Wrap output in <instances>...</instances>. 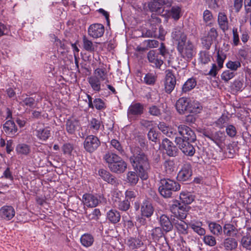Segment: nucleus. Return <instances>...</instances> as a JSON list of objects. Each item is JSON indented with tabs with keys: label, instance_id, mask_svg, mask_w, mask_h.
<instances>
[{
	"label": "nucleus",
	"instance_id": "nucleus-1",
	"mask_svg": "<svg viewBox=\"0 0 251 251\" xmlns=\"http://www.w3.org/2000/svg\"><path fill=\"white\" fill-rule=\"evenodd\" d=\"M172 37L176 42L179 55L185 60L190 61L196 54V49L190 40H187V35L182 28L176 27L173 29Z\"/></svg>",
	"mask_w": 251,
	"mask_h": 251
},
{
	"label": "nucleus",
	"instance_id": "nucleus-2",
	"mask_svg": "<svg viewBox=\"0 0 251 251\" xmlns=\"http://www.w3.org/2000/svg\"><path fill=\"white\" fill-rule=\"evenodd\" d=\"M132 155L129 160L132 166L136 169L140 177L142 180H147L151 169L150 164L147 155L139 147H135L131 150Z\"/></svg>",
	"mask_w": 251,
	"mask_h": 251
},
{
	"label": "nucleus",
	"instance_id": "nucleus-3",
	"mask_svg": "<svg viewBox=\"0 0 251 251\" xmlns=\"http://www.w3.org/2000/svg\"><path fill=\"white\" fill-rule=\"evenodd\" d=\"M180 185L176 182L170 179L160 180L158 191L165 198L171 197L173 193L179 190Z\"/></svg>",
	"mask_w": 251,
	"mask_h": 251
},
{
	"label": "nucleus",
	"instance_id": "nucleus-4",
	"mask_svg": "<svg viewBox=\"0 0 251 251\" xmlns=\"http://www.w3.org/2000/svg\"><path fill=\"white\" fill-rule=\"evenodd\" d=\"M190 209V206L181 204L178 201H174L170 207V210L174 216L179 220L185 219Z\"/></svg>",
	"mask_w": 251,
	"mask_h": 251
},
{
	"label": "nucleus",
	"instance_id": "nucleus-5",
	"mask_svg": "<svg viewBox=\"0 0 251 251\" xmlns=\"http://www.w3.org/2000/svg\"><path fill=\"white\" fill-rule=\"evenodd\" d=\"M100 145V139L93 135L87 136L83 142L84 149L89 153L94 152Z\"/></svg>",
	"mask_w": 251,
	"mask_h": 251
},
{
	"label": "nucleus",
	"instance_id": "nucleus-6",
	"mask_svg": "<svg viewBox=\"0 0 251 251\" xmlns=\"http://www.w3.org/2000/svg\"><path fill=\"white\" fill-rule=\"evenodd\" d=\"M177 131L180 136L179 137H182L183 141L188 140L190 142H195L196 140V136L194 131L185 125L178 126Z\"/></svg>",
	"mask_w": 251,
	"mask_h": 251
},
{
	"label": "nucleus",
	"instance_id": "nucleus-7",
	"mask_svg": "<svg viewBox=\"0 0 251 251\" xmlns=\"http://www.w3.org/2000/svg\"><path fill=\"white\" fill-rule=\"evenodd\" d=\"M190 141H184L182 137H176L175 143L178 145L180 150L186 155L192 156L195 153L194 147L190 144Z\"/></svg>",
	"mask_w": 251,
	"mask_h": 251
},
{
	"label": "nucleus",
	"instance_id": "nucleus-8",
	"mask_svg": "<svg viewBox=\"0 0 251 251\" xmlns=\"http://www.w3.org/2000/svg\"><path fill=\"white\" fill-rule=\"evenodd\" d=\"M143 104L139 103H132L127 109V117L130 121L134 120L144 112Z\"/></svg>",
	"mask_w": 251,
	"mask_h": 251
},
{
	"label": "nucleus",
	"instance_id": "nucleus-9",
	"mask_svg": "<svg viewBox=\"0 0 251 251\" xmlns=\"http://www.w3.org/2000/svg\"><path fill=\"white\" fill-rule=\"evenodd\" d=\"M192 176L191 165L189 163L184 164L177 174V178L178 180L186 181L190 180Z\"/></svg>",
	"mask_w": 251,
	"mask_h": 251
},
{
	"label": "nucleus",
	"instance_id": "nucleus-10",
	"mask_svg": "<svg viewBox=\"0 0 251 251\" xmlns=\"http://www.w3.org/2000/svg\"><path fill=\"white\" fill-rule=\"evenodd\" d=\"M191 100L187 98H179L176 103V108L179 114H185L188 113Z\"/></svg>",
	"mask_w": 251,
	"mask_h": 251
},
{
	"label": "nucleus",
	"instance_id": "nucleus-11",
	"mask_svg": "<svg viewBox=\"0 0 251 251\" xmlns=\"http://www.w3.org/2000/svg\"><path fill=\"white\" fill-rule=\"evenodd\" d=\"M176 84V79L172 72L168 71L167 72L164 82L165 91L170 94L174 89Z\"/></svg>",
	"mask_w": 251,
	"mask_h": 251
},
{
	"label": "nucleus",
	"instance_id": "nucleus-12",
	"mask_svg": "<svg viewBox=\"0 0 251 251\" xmlns=\"http://www.w3.org/2000/svg\"><path fill=\"white\" fill-rule=\"evenodd\" d=\"M104 27L100 24L91 25L88 28V33L90 36L93 38L101 37L104 34Z\"/></svg>",
	"mask_w": 251,
	"mask_h": 251
},
{
	"label": "nucleus",
	"instance_id": "nucleus-13",
	"mask_svg": "<svg viewBox=\"0 0 251 251\" xmlns=\"http://www.w3.org/2000/svg\"><path fill=\"white\" fill-rule=\"evenodd\" d=\"M99 175L105 181L114 186L119 184V180L108 171L103 169H100L98 171Z\"/></svg>",
	"mask_w": 251,
	"mask_h": 251
},
{
	"label": "nucleus",
	"instance_id": "nucleus-14",
	"mask_svg": "<svg viewBox=\"0 0 251 251\" xmlns=\"http://www.w3.org/2000/svg\"><path fill=\"white\" fill-rule=\"evenodd\" d=\"M162 146L165 153L169 156H176L177 154L178 149L173 143L167 138H164L162 141Z\"/></svg>",
	"mask_w": 251,
	"mask_h": 251
},
{
	"label": "nucleus",
	"instance_id": "nucleus-15",
	"mask_svg": "<svg viewBox=\"0 0 251 251\" xmlns=\"http://www.w3.org/2000/svg\"><path fill=\"white\" fill-rule=\"evenodd\" d=\"M82 202L88 207H95L100 202L98 196L89 193H85L82 196Z\"/></svg>",
	"mask_w": 251,
	"mask_h": 251
},
{
	"label": "nucleus",
	"instance_id": "nucleus-16",
	"mask_svg": "<svg viewBox=\"0 0 251 251\" xmlns=\"http://www.w3.org/2000/svg\"><path fill=\"white\" fill-rule=\"evenodd\" d=\"M109 169L113 173L121 174L123 173L127 169V163L120 157L119 159L111 164Z\"/></svg>",
	"mask_w": 251,
	"mask_h": 251
},
{
	"label": "nucleus",
	"instance_id": "nucleus-17",
	"mask_svg": "<svg viewBox=\"0 0 251 251\" xmlns=\"http://www.w3.org/2000/svg\"><path fill=\"white\" fill-rule=\"evenodd\" d=\"M154 208L151 203L148 200H144L141 205V215L146 218H150L153 214Z\"/></svg>",
	"mask_w": 251,
	"mask_h": 251
},
{
	"label": "nucleus",
	"instance_id": "nucleus-18",
	"mask_svg": "<svg viewBox=\"0 0 251 251\" xmlns=\"http://www.w3.org/2000/svg\"><path fill=\"white\" fill-rule=\"evenodd\" d=\"M35 132L37 137L42 141H46L51 136L50 127L49 126L40 127L37 126Z\"/></svg>",
	"mask_w": 251,
	"mask_h": 251
},
{
	"label": "nucleus",
	"instance_id": "nucleus-19",
	"mask_svg": "<svg viewBox=\"0 0 251 251\" xmlns=\"http://www.w3.org/2000/svg\"><path fill=\"white\" fill-rule=\"evenodd\" d=\"M149 61L151 63L153 67L159 68L162 65L163 61L159 57V54L154 50H150L148 53Z\"/></svg>",
	"mask_w": 251,
	"mask_h": 251
},
{
	"label": "nucleus",
	"instance_id": "nucleus-20",
	"mask_svg": "<svg viewBox=\"0 0 251 251\" xmlns=\"http://www.w3.org/2000/svg\"><path fill=\"white\" fill-rule=\"evenodd\" d=\"M166 3L165 0H152L149 4V7L152 12L161 14L164 11L163 6Z\"/></svg>",
	"mask_w": 251,
	"mask_h": 251
},
{
	"label": "nucleus",
	"instance_id": "nucleus-21",
	"mask_svg": "<svg viewBox=\"0 0 251 251\" xmlns=\"http://www.w3.org/2000/svg\"><path fill=\"white\" fill-rule=\"evenodd\" d=\"M159 223L161 228L166 232L171 231L173 228L174 224L172 223L169 217L165 214L160 216Z\"/></svg>",
	"mask_w": 251,
	"mask_h": 251
},
{
	"label": "nucleus",
	"instance_id": "nucleus-22",
	"mask_svg": "<svg viewBox=\"0 0 251 251\" xmlns=\"http://www.w3.org/2000/svg\"><path fill=\"white\" fill-rule=\"evenodd\" d=\"M1 217L6 220H10L14 217L15 211L11 206L4 205L0 209Z\"/></svg>",
	"mask_w": 251,
	"mask_h": 251
},
{
	"label": "nucleus",
	"instance_id": "nucleus-23",
	"mask_svg": "<svg viewBox=\"0 0 251 251\" xmlns=\"http://www.w3.org/2000/svg\"><path fill=\"white\" fill-rule=\"evenodd\" d=\"M222 245L226 251H231L237 249L238 242L236 239L231 237H228L225 238Z\"/></svg>",
	"mask_w": 251,
	"mask_h": 251
},
{
	"label": "nucleus",
	"instance_id": "nucleus-24",
	"mask_svg": "<svg viewBox=\"0 0 251 251\" xmlns=\"http://www.w3.org/2000/svg\"><path fill=\"white\" fill-rule=\"evenodd\" d=\"M218 23L221 30L225 32L228 29V21L225 12H220L218 16Z\"/></svg>",
	"mask_w": 251,
	"mask_h": 251
},
{
	"label": "nucleus",
	"instance_id": "nucleus-25",
	"mask_svg": "<svg viewBox=\"0 0 251 251\" xmlns=\"http://www.w3.org/2000/svg\"><path fill=\"white\" fill-rule=\"evenodd\" d=\"M78 121L75 119H68L66 123V129L67 132L70 134H74L75 131L79 127Z\"/></svg>",
	"mask_w": 251,
	"mask_h": 251
},
{
	"label": "nucleus",
	"instance_id": "nucleus-26",
	"mask_svg": "<svg viewBox=\"0 0 251 251\" xmlns=\"http://www.w3.org/2000/svg\"><path fill=\"white\" fill-rule=\"evenodd\" d=\"M20 100H21L20 104L23 106H26L33 109L37 105V102L35 101V99L27 95L25 97L23 95Z\"/></svg>",
	"mask_w": 251,
	"mask_h": 251
},
{
	"label": "nucleus",
	"instance_id": "nucleus-27",
	"mask_svg": "<svg viewBox=\"0 0 251 251\" xmlns=\"http://www.w3.org/2000/svg\"><path fill=\"white\" fill-rule=\"evenodd\" d=\"M121 157L112 151L106 152L103 156V159L107 164L108 168Z\"/></svg>",
	"mask_w": 251,
	"mask_h": 251
},
{
	"label": "nucleus",
	"instance_id": "nucleus-28",
	"mask_svg": "<svg viewBox=\"0 0 251 251\" xmlns=\"http://www.w3.org/2000/svg\"><path fill=\"white\" fill-rule=\"evenodd\" d=\"M3 130L9 135H13L17 131L14 122L11 120L6 121L3 126Z\"/></svg>",
	"mask_w": 251,
	"mask_h": 251
},
{
	"label": "nucleus",
	"instance_id": "nucleus-29",
	"mask_svg": "<svg viewBox=\"0 0 251 251\" xmlns=\"http://www.w3.org/2000/svg\"><path fill=\"white\" fill-rule=\"evenodd\" d=\"M223 230L224 235L229 237L236 236L238 232V230L234 225L229 223L225 224Z\"/></svg>",
	"mask_w": 251,
	"mask_h": 251
},
{
	"label": "nucleus",
	"instance_id": "nucleus-30",
	"mask_svg": "<svg viewBox=\"0 0 251 251\" xmlns=\"http://www.w3.org/2000/svg\"><path fill=\"white\" fill-rule=\"evenodd\" d=\"M139 175L134 171H129L126 175V181L131 186H135L139 181Z\"/></svg>",
	"mask_w": 251,
	"mask_h": 251
},
{
	"label": "nucleus",
	"instance_id": "nucleus-31",
	"mask_svg": "<svg viewBox=\"0 0 251 251\" xmlns=\"http://www.w3.org/2000/svg\"><path fill=\"white\" fill-rule=\"evenodd\" d=\"M107 219L112 224L118 223L121 219L120 212L115 209H111L107 213Z\"/></svg>",
	"mask_w": 251,
	"mask_h": 251
},
{
	"label": "nucleus",
	"instance_id": "nucleus-32",
	"mask_svg": "<svg viewBox=\"0 0 251 251\" xmlns=\"http://www.w3.org/2000/svg\"><path fill=\"white\" fill-rule=\"evenodd\" d=\"M88 81L92 89L96 92L101 90V81L96 76H91L88 77Z\"/></svg>",
	"mask_w": 251,
	"mask_h": 251
},
{
	"label": "nucleus",
	"instance_id": "nucleus-33",
	"mask_svg": "<svg viewBox=\"0 0 251 251\" xmlns=\"http://www.w3.org/2000/svg\"><path fill=\"white\" fill-rule=\"evenodd\" d=\"M80 240L83 246L88 248L93 245L94 238L92 235L89 233H85L81 236Z\"/></svg>",
	"mask_w": 251,
	"mask_h": 251
},
{
	"label": "nucleus",
	"instance_id": "nucleus-34",
	"mask_svg": "<svg viewBox=\"0 0 251 251\" xmlns=\"http://www.w3.org/2000/svg\"><path fill=\"white\" fill-rule=\"evenodd\" d=\"M207 223L209 229L213 234L219 236L222 234L223 228L220 225L213 222H208Z\"/></svg>",
	"mask_w": 251,
	"mask_h": 251
},
{
	"label": "nucleus",
	"instance_id": "nucleus-35",
	"mask_svg": "<svg viewBox=\"0 0 251 251\" xmlns=\"http://www.w3.org/2000/svg\"><path fill=\"white\" fill-rule=\"evenodd\" d=\"M174 226L180 233L183 234L187 233L188 226L183 220H179V221L175 220Z\"/></svg>",
	"mask_w": 251,
	"mask_h": 251
},
{
	"label": "nucleus",
	"instance_id": "nucleus-36",
	"mask_svg": "<svg viewBox=\"0 0 251 251\" xmlns=\"http://www.w3.org/2000/svg\"><path fill=\"white\" fill-rule=\"evenodd\" d=\"M226 139V135L221 131L214 132L211 141L215 143L219 147L224 142Z\"/></svg>",
	"mask_w": 251,
	"mask_h": 251
},
{
	"label": "nucleus",
	"instance_id": "nucleus-37",
	"mask_svg": "<svg viewBox=\"0 0 251 251\" xmlns=\"http://www.w3.org/2000/svg\"><path fill=\"white\" fill-rule=\"evenodd\" d=\"M180 199L181 204L188 205L194 200V196L189 192H181L180 194Z\"/></svg>",
	"mask_w": 251,
	"mask_h": 251
},
{
	"label": "nucleus",
	"instance_id": "nucleus-38",
	"mask_svg": "<svg viewBox=\"0 0 251 251\" xmlns=\"http://www.w3.org/2000/svg\"><path fill=\"white\" fill-rule=\"evenodd\" d=\"M190 227L197 234L200 235H204L205 233V229L201 227L202 223L201 222H191L190 224Z\"/></svg>",
	"mask_w": 251,
	"mask_h": 251
},
{
	"label": "nucleus",
	"instance_id": "nucleus-39",
	"mask_svg": "<svg viewBox=\"0 0 251 251\" xmlns=\"http://www.w3.org/2000/svg\"><path fill=\"white\" fill-rule=\"evenodd\" d=\"M197 81L195 78L192 77L189 78L183 84L182 90L183 92L186 93L195 87Z\"/></svg>",
	"mask_w": 251,
	"mask_h": 251
},
{
	"label": "nucleus",
	"instance_id": "nucleus-40",
	"mask_svg": "<svg viewBox=\"0 0 251 251\" xmlns=\"http://www.w3.org/2000/svg\"><path fill=\"white\" fill-rule=\"evenodd\" d=\"M126 244L130 249L134 250L141 247L143 242L139 239L130 237L128 239Z\"/></svg>",
	"mask_w": 251,
	"mask_h": 251
},
{
	"label": "nucleus",
	"instance_id": "nucleus-41",
	"mask_svg": "<svg viewBox=\"0 0 251 251\" xmlns=\"http://www.w3.org/2000/svg\"><path fill=\"white\" fill-rule=\"evenodd\" d=\"M218 33L216 28L212 27L208 32L207 35V47L209 48L213 41L216 40Z\"/></svg>",
	"mask_w": 251,
	"mask_h": 251
},
{
	"label": "nucleus",
	"instance_id": "nucleus-42",
	"mask_svg": "<svg viewBox=\"0 0 251 251\" xmlns=\"http://www.w3.org/2000/svg\"><path fill=\"white\" fill-rule=\"evenodd\" d=\"M16 150L18 153L25 155H27L31 151L30 147L26 144H18Z\"/></svg>",
	"mask_w": 251,
	"mask_h": 251
},
{
	"label": "nucleus",
	"instance_id": "nucleus-43",
	"mask_svg": "<svg viewBox=\"0 0 251 251\" xmlns=\"http://www.w3.org/2000/svg\"><path fill=\"white\" fill-rule=\"evenodd\" d=\"M115 205L120 210L123 211H126L130 208V202L128 200H124L123 201H115Z\"/></svg>",
	"mask_w": 251,
	"mask_h": 251
},
{
	"label": "nucleus",
	"instance_id": "nucleus-44",
	"mask_svg": "<svg viewBox=\"0 0 251 251\" xmlns=\"http://www.w3.org/2000/svg\"><path fill=\"white\" fill-rule=\"evenodd\" d=\"M162 228L160 227H156L153 228L151 231V236L154 241H158L164 236Z\"/></svg>",
	"mask_w": 251,
	"mask_h": 251
},
{
	"label": "nucleus",
	"instance_id": "nucleus-45",
	"mask_svg": "<svg viewBox=\"0 0 251 251\" xmlns=\"http://www.w3.org/2000/svg\"><path fill=\"white\" fill-rule=\"evenodd\" d=\"M202 109V107L199 102L191 101L188 113L197 114L200 113Z\"/></svg>",
	"mask_w": 251,
	"mask_h": 251
},
{
	"label": "nucleus",
	"instance_id": "nucleus-46",
	"mask_svg": "<svg viewBox=\"0 0 251 251\" xmlns=\"http://www.w3.org/2000/svg\"><path fill=\"white\" fill-rule=\"evenodd\" d=\"M93 76H96L100 81H104L107 78V73L104 68H97L94 70Z\"/></svg>",
	"mask_w": 251,
	"mask_h": 251
},
{
	"label": "nucleus",
	"instance_id": "nucleus-47",
	"mask_svg": "<svg viewBox=\"0 0 251 251\" xmlns=\"http://www.w3.org/2000/svg\"><path fill=\"white\" fill-rule=\"evenodd\" d=\"M83 47L85 50L89 52H93L95 50V46L93 42L89 40L85 36L82 38Z\"/></svg>",
	"mask_w": 251,
	"mask_h": 251
},
{
	"label": "nucleus",
	"instance_id": "nucleus-48",
	"mask_svg": "<svg viewBox=\"0 0 251 251\" xmlns=\"http://www.w3.org/2000/svg\"><path fill=\"white\" fill-rule=\"evenodd\" d=\"M101 126V122L100 120L93 118L89 122V128L93 131L94 133L98 132Z\"/></svg>",
	"mask_w": 251,
	"mask_h": 251
},
{
	"label": "nucleus",
	"instance_id": "nucleus-49",
	"mask_svg": "<svg viewBox=\"0 0 251 251\" xmlns=\"http://www.w3.org/2000/svg\"><path fill=\"white\" fill-rule=\"evenodd\" d=\"M156 81V76L152 73L147 74L144 77L143 82L149 85H153Z\"/></svg>",
	"mask_w": 251,
	"mask_h": 251
},
{
	"label": "nucleus",
	"instance_id": "nucleus-50",
	"mask_svg": "<svg viewBox=\"0 0 251 251\" xmlns=\"http://www.w3.org/2000/svg\"><path fill=\"white\" fill-rule=\"evenodd\" d=\"M164 167L167 174H171L175 170L176 166L173 160H168L164 163Z\"/></svg>",
	"mask_w": 251,
	"mask_h": 251
},
{
	"label": "nucleus",
	"instance_id": "nucleus-51",
	"mask_svg": "<svg viewBox=\"0 0 251 251\" xmlns=\"http://www.w3.org/2000/svg\"><path fill=\"white\" fill-rule=\"evenodd\" d=\"M86 217L89 220L97 221L99 219L100 216L101 215V213L99 209L95 208L90 213H88L87 212H85Z\"/></svg>",
	"mask_w": 251,
	"mask_h": 251
},
{
	"label": "nucleus",
	"instance_id": "nucleus-52",
	"mask_svg": "<svg viewBox=\"0 0 251 251\" xmlns=\"http://www.w3.org/2000/svg\"><path fill=\"white\" fill-rule=\"evenodd\" d=\"M241 244L244 248L251 250V236H244L241 239Z\"/></svg>",
	"mask_w": 251,
	"mask_h": 251
},
{
	"label": "nucleus",
	"instance_id": "nucleus-53",
	"mask_svg": "<svg viewBox=\"0 0 251 251\" xmlns=\"http://www.w3.org/2000/svg\"><path fill=\"white\" fill-rule=\"evenodd\" d=\"M203 241L205 244L210 247H213L216 245L215 237L210 235H206L203 236Z\"/></svg>",
	"mask_w": 251,
	"mask_h": 251
},
{
	"label": "nucleus",
	"instance_id": "nucleus-54",
	"mask_svg": "<svg viewBox=\"0 0 251 251\" xmlns=\"http://www.w3.org/2000/svg\"><path fill=\"white\" fill-rule=\"evenodd\" d=\"M180 7L178 6H173L171 8L170 15L175 20H177L180 17Z\"/></svg>",
	"mask_w": 251,
	"mask_h": 251
},
{
	"label": "nucleus",
	"instance_id": "nucleus-55",
	"mask_svg": "<svg viewBox=\"0 0 251 251\" xmlns=\"http://www.w3.org/2000/svg\"><path fill=\"white\" fill-rule=\"evenodd\" d=\"M235 76V73L230 70L224 71L221 75V78L225 82H227Z\"/></svg>",
	"mask_w": 251,
	"mask_h": 251
},
{
	"label": "nucleus",
	"instance_id": "nucleus-56",
	"mask_svg": "<svg viewBox=\"0 0 251 251\" xmlns=\"http://www.w3.org/2000/svg\"><path fill=\"white\" fill-rule=\"evenodd\" d=\"M158 133L153 128H151L148 133V137L149 139L155 143H159V140L158 138Z\"/></svg>",
	"mask_w": 251,
	"mask_h": 251
},
{
	"label": "nucleus",
	"instance_id": "nucleus-57",
	"mask_svg": "<svg viewBox=\"0 0 251 251\" xmlns=\"http://www.w3.org/2000/svg\"><path fill=\"white\" fill-rule=\"evenodd\" d=\"M111 146L115 149L118 152L122 154L124 152V150L121 146L120 143L116 139H112L110 142Z\"/></svg>",
	"mask_w": 251,
	"mask_h": 251
},
{
	"label": "nucleus",
	"instance_id": "nucleus-58",
	"mask_svg": "<svg viewBox=\"0 0 251 251\" xmlns=\"http://www.w3.org/2000/svg\"><path fill=\"white\" fill-rule=\"evenodd\" d=\"M226 67L232 71H236L238 68L241 67V63L239 61H229L226 63Z\"/></svg>",
	"mask_w": 251,
	"mask_h": 251
},
{
	"label": "nucleus",
	"instance_id": "nucleus-59",
	"mask_svg": "<svg viewBox=\"0 0 251 251\" xmlns=\"http://www.w3.org/2000/svg\"><path fill=\"white\" fill-rule=\"evenodd\" d=\"M227 135L230 137H234L237 134V130L235 127L231 125H228L226 129Z\"/></svg>",
	"mask_w": 251,
	"mask_h": 251
},
{
	"label": "nucleus",
	"instance_id": "nucleus-60",
	"mask_svg": "<svg viewBox=\"0 0 251 251\" xmlns=\"http://www.w3.org/2000/svg\"><path fill=\"white\" fill-rule=\"evenodd\" d=\"M199 59L202 64H207L210 61V55L205 51L201 52L200 53Z\"/></svg>",
	"mask_w": 251,
	"mask_h": 251
},
{
	"label": "nucleus",
	"instance_id": "nucleus-61",
	"mask_svg": "<svg viewBox=\"0 0 251 251\" xmlns=\"http://www.w3.org/2000/svg\"><path fill=\"white\" fill-rule=\"evenodd\" d=\"M226 58V54L222 51L219 50L217 52V61L220 68L223 67L224 61Z\"/></svg>",
	"mask_w": 251,
	"mask_h": 251
},
{
	"label": "nucleus",
	"instance_id": "nucleus-62",
	"mask_svg": "<svg viewBox=\"0 0 251 251\" xmlns=\"http://www.w3.org/2000/svg\"><path fill=\"white\" fill-rule=\"evenodd\" d=\"M149 113L154 116H159L161 114L160 109L155 105H152L149 108Z\"/></svg>",
	"mask_w": 251,
	"mask_h": 251
},
{
	"label": "nucleus",
	"instance_id": "nucleus-63",
	"mask_svg": "<svg viewBox=\"0 0 251 251\" xmlns=\"http://www.w3.org/2000/svg\"><path fill=\"white\" fill-rule=\"evenodd\" d=\"M226 121L227 117L223 115L215 122L216 126L219 128H223Z\"/></svg>",
	"mask_w": 251,
	"mask_h": 251
},
{
	"label": "nucleus",
	"instance_id": "nucleus-64",
	"mask_svg": "<svg viewBox=\"0 0 251 251\" xmlns=\"http://www.w3.org/2000/svg\"><path fill=\"white\" fill-rule=\"evenodd\" d=\"M150 23L151 26L158 27L160 25L161 19L157 17L156 15L152 14L151 18L150 19Z\"/></svg>",
	"mask_w": 251,
	"mask_h": 251
}]
</instances>
